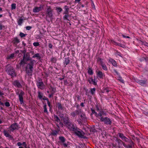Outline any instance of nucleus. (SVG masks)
<instances>
[{
	"label": "nucleus",
	"mask_w": 148,
	"mask_h": 148,
	"mask_svg": "<svg viewBox=\"0 0 148 148\" xmlns=\"http://www.w3.org/2000/svg\"><path fill=\"white\" fill-rule=\"evenodd\" d=\"M5 71L8 74L10 75L12 77L16 76V73L13 67L10 64H7L5 66Z\"/></svg>",
	"instance_id": "7ed1b4c3"
},
{
	"label": "nucleus",
	"mask_w": 148,
	"mask_h": 148,
	"mask_svg": "<svg viewBox=\"0 0 148 148\" xmlns=\"http://www.w3.org/2000/svg\"><path fill=\"white\" fill-rule=\"evenodd\" d=\"M98 112L99 113L98 114L97 113V115H96V116L97 117L99 116L101 117L102 115H103L104 114L103 111L102 110Z\"/></svg>",
	"instance_id": "4be33fe9"
},
{
	"label": "nucleus",
	"mask_w": 148,
	"mask_h": 148,
	"mask_svg": "<svg viewBox=\"0 0 148 148\" xmlns=\"http://www.w3.org/2000/svg\"><path fill=\"white\" fill-rule=\"evenodd\" d=\"M58 122L59 123V125L62 127H63L64 126L63 124L60 121L59 122Z\"/></svg>",
	"instance_id": "4d7b16f0"
},
{
	"label": "nucleus",
	"mask_w": 148,
	"mask_h": 148,
	"mask_svg": "<svg viewBox=\"0 0 148 148\" xmlns=\"http://www.w3.org/2000/svg\"><path fill=\"white\" fill-rule=\"evenodd\" d=\"M109 91V90L107 89H105L104 90V92H108Z\"/></svg>",
	"instance_id": "774afa93"
},
{
	"label": "nucleus",
	"mask_w": 148,
	"mask_h": 148,
	"mask_svg": "<svg viewBox=\"0 0 148 148\" xmlns=\"http://www.w3.org/2000/svg\"><path fill=\"white\" fill-rule=\"evenodd\" d=\"M94 85H97V78L95 76H94Z\"/></svg>",
	"instance_id": "a19ab883"
},
{
	"label": "nucleus",
	"mask_w": 148,
	"mask_h": 148,
	"mask_svg": "<svg viewBox=\"0 0 148 148\" xmlns=\"http://www.w3.org/2000/svg\"><path fill=\"white\" fill-rule=\"evenodd\" d=\"M90 80H91V82H92V84H94V79L92 78L91 77L90 78Z\"/></svg>",
	"instance_id": "338daca9"
},
{
	"label": "nucleus",
	"mask_w": 148,
	"mask_h": 148,
	"mask_svg": "<svg viewBox=\"0 0 148 148\" xmlns=\"http://www.w3.org/2000/svg\"><path fill=\"white\" fill-rule=\"evenodd\" d=\"M54 119L55 121L58 122L60 121V120L58 117L55 115H54Z\"/></svg>",
	"instance_id": "393cba45"
},
{
	"label": "nucleus",
	"mask_w": 148,
	"mask_h": 148,
	"mask_svg": "<svg viewBox=\"0 0 148 148\" xmlns=\"http://www.w3.org/2000/svg\"><path fill=\"white\" fill-rule=\"evenodd\" d=\"M60 131V130L58 129L56 130H53L52 131V132L51 133V134L54 136H56L58 134Z\"/></svg>",
	"instance_id": "aec40b11"
},
{
	"label": "nucleus",
	"mask_w": 148,
	"mask_h": 148,
	"mask_svg": "<svg viewBox=\"0 0 148 148\" xmlns=\"http://www.w3.org/2000/svg\"><path fill=\"white\" fill-rule=\"evenodd\" d=\"M38 97L40 99H41L43 97V94L41 93L39 91L38 92Z\"/></svg>",
	"instance_id": "c756f323"
},
{
	"label": "nucleus",
	"mask_w": 148,
	"mask_h": 148,
	"mask_svg": "<svg viewBox=\"0 0 148 148\" xmlns=\"http://www.w3.org/2000/svg\"><path fill=\"white\" fill-rule=\"evenodd\" d=\"M36 57L39 59H40L41 58L40 56H39V54L37 53L34 55L32 57L33 58H35Z\"/></svg>",
	"instance_id": "cd10ccee"
},
{
	"label": "nucleus",
	"mask_w": 148,
	"mask_h": 148,
	"mask_svg": "<svg viewBox=\"0 0 148 148\" xmlns=\"http://www.w3.org/2000/svg\"><path fill=\"white\" fill-rule=\"evenodd\" d=\"M127 148H132V145H127Z\"/></svg>",
	"instance_id": "e2e57ef3"
},
{
	"label": "nucleus",
	"mask_w": 148,
	"mask_h": 148,
	"mask_svg": "<svg viewBox=\"0 0 148 148\" xmlns=\"http://www.w3.org/2000/svg\"><path fill=\"white\" fill-rule=\"evenodd\" d=\"M21 51L23 54V55L27 53L26 50L25 49Z\"/></svg>",
	"instance_id": "de8ad7c7"
},
{
	"label": "nucleus",
	"mask_w": 148,
	"mask_h": 148,
	"mask_svg": "<svg viewBox=\"0 0 148 148\" xmlns=\"http://www.w3.org/2000/svg\"><path fill=\"white\" fill-rule=\"evenodd\" d=\"M5 105L7 107H9L10 106V104L8 102H6L5 103Z\"/></svg>",
	"instance_id": "3c124183"
},
{
	"label": "nucleus",
	"mask_w": 148,
	"mask_h": 148,
	"mask_svg": "<svg viewBox=\"0 0 148 148\" xmlns=\"http://www.w3.org/2000/svg\"><path fill=\"white\" fill-rule=\"evenodd\" d=\"M26 35V34H25L22 32H20L19 34V36L21 38L25 36Z\"/></svg>",
	"instance_id": "49530a36"
},
{
	"label": "nucleus",
	"mask_w": 148,
	"mask_h": 148,
	"mask_svg": "<svg viewBox=\"0 0 148 148\" xmlns=\"http://www.w3.org/2000/svg\"><path fill=\"white\" fill-rule=\"evenodd\" d=\"M95 90L96 89L95 88H93L90 89V92L92 95H93L94 94Z\"/></svg>",
	"instance_id": "e433bc0d"
},
{
	"label": "nucleus",
	"mask_w": 148,
	"mask_h": 148,
	"mask_svg": "<svg viewBox=\"0 0 148 148\" xmlns=\"http://www.w3.org/2000/svg\"><path fill=\"white\" fill-rule=\"evenodd\" d=\"M116 141H117L119 143H120L121 142L122 143V142H123L121 140L118 138L116 139Z\"/></svg>",
	"instance_id": "bf43d9fd"
},
{
	"label": "nucleus",
	"mask_w": 148,
	"mask_h": 148,
	"mask_svg": "<svg viewBox=\"0 0 148 148\" xmlns=\"http://www.w3.org/2000/svg\"><path fill=\"white\" fill-rule=\"evenodd\" d=\"M80 114H81L80 117L82 119H84L85 118V117H86L85 115L84 114H82L81 113Z\"/></svg>",
	"instance_id": "8fccbe9b"
},
{
	"label": "nucleus",
	"mask_w": 148,
	"mask_h": 148,
	"mask_svg": "<svg viewBox=\"0 0 148 148\" xmlns=\"http://www.w3.org/2000/svg\"><path fill=\"white\" fill-rule=\"evenodd\" d=\"M90 131L92 132H95L96 131V130H95L94 128H92L90 129Z\"/></svg>",
	"instance_id": "603ef678"
},
{
	"label": "nucleus",
	"mask_w": 148,
	"mask_h": 148,
	"mask_svg": "<svg viewBox=\"0 0 148 148\" xmlns=\"http://www.w3.org/2000/svg\"><path fill=\"white\" fill-rule=\"evenodd\" d=\"M70 62V60L69 57L65 58V60L64 62V65H67Z\"/></svg>",
	"instance_id": "412c9836"
},
{
	"label": "nucleus",
	"mask_w": 148,
	"mask_h": 148,
	"mask_svg": "<svg viewBox=\"0 0 148 148\" xmlns=\"http://www.w3.org/2000/svg\"><path fill=\"white\" fill-rule=\"evenodd\" d=\"M91 110L92 112V114H95V116H96V115H97V113L95 112V110L92 108L91 109Z\"/></svg>",
	"instance_id": "37998d69"
},
{
	"label": "nucleus",
	"mask_w": 148,
	"mask_h": 148,
	"mask_svg": "<svg viewBox=\"0 0 148 148\" xmlns=\"http://www.w3.org/2000/svg\"><path fill=\"white\" fill-rule=\"evenodd\" d=\"M129 143H130V145H134V143L131 140H129V141L128 142Z\"/></svg>",
	"instance_id": "052dcab7"
},
{
	"label": "nucleus",
	"mask_w": 148,
	"mask_h": 148,
	"mask_svg": "<svg viewBox=\"0 0 148 148\" xmlns=\"http://www.w3.org/2000/svg\"><path fill=\"white\" fill-rule=\"evenodd\" d=\"M98 62H99L101 65L103 64L102 60L101 58H99L98 60Z\"/></svg>",
	"instance_id": "09e8293b"
},
{
	"label": "nucleus",
	"mask_w": 148,
	"mask_h": 148,
	"mask_svg": "<svg viewBox=\"0 0 148 148\" xmlns=\"http://www.w3.org/2000/svg\"><path fill=\"white\" fill-rule=\"evenodd\" d=\"M48 46L50 49H52L53 48V45L51 43H49V44Z\"/></svg>",
	"instance_id": "864d4df0"
},
{
	"label": "nucleus",
	"mask_w": 148,
	"mask_h": 148,
	"mask_svg": "<svg viewBox=\"0 0 148 148\" xmlns=\"http://www.w3.org/2000/svg\"><path fill=\"white\" fill-rule=\"evenodd\" d=\"M17 145L19 146H21L22 145V144L20 142L17 143Z\"/></svg>",
	"instance_id": "0e129e2a"
},
{
	"label": "nucleus",
	"mask_w": 148,
	"mask_h": 148,
	"mask_svg": "<svg viewBox=\"0 0 148 148\" xmlns=\"http://www.w3.org/2000/svg\"><path fill=\"white\" fill-rule=\"evenodd\" d=\"M16 94L18 95L19 99L20 101V103L22 104L23 103V96L24 95L25 93L22 90H21L20 92H18L16 93Z\"/></svg>",
	"instance_id": "1a4fd4ad"
},
{
	"label": "nucleus",
	"mask_w": 148,
	"mask_h": 148,
	"mask_svg": "<svg viewBox=\"0 0 148 148\" xmlns=\"http://www.w3.org/2000/svg\"><path fill=\"white\" fill-rule=\"evenodd\" d=\"M96 110L98 112L100 111L99 109V107L97 106H96Z\"/></svg>",
	"instance_id": "680f3d73"
},
{
	"label": "nucleus",
	"mask_w": 148,
	"mask_h": 148,
	"mask_svg": "<svg viewBox=\"0 0 148 148\" xmlns=\"http://www.w3.org/2000/svg\"><path fill=\"white\" fill-rule=\"evenodd\" d=\"M81 113V110L78 109L71 112V115L73 117H75L77 115H79Z\"/></svg>",
	"instance_id": "9b49d317"
},
{
	"label": "nucleus",
	"mask_w": 148,
	"mask_h": 148,
	"mask_svg": "<svg viewBox=\"0 0 148 148\" xmlns=\"http://www.w3.org/2000/svg\"><path fill=\"white\" fill-rule=\"evenodd\" d=\"M16 4L15 3H12L11 5V9L14 10L16 9Z\"/></svg>",
	"instance_id": "79ce46f5"
},
{
	"label": "nucleus",
	"mask_w": 148,
	"mask_h": 148,
	"mask_svg": "<svg viewBox=\"0 0 148 148\" xmlns=\"http://www.w3.org/2000/svg\"><path fill=\"white\" fill-rule=\"evenodd\" d=\"M51 92V94L49 95V98H51V97H52L53 96V95L54 94V93H53V92Z\"/></svg>",
	"instance_id": "6e6d98bb"
},
{
	"label": "nucleus",
	"mask_w": 148,
	"mask_h": 148,
	"mask_svg": "<svg viewBox=\"0 0 148 148\" xmlns=\"http://www.w3.org/2000/svg\"><path fill=\"white\" fill-rule=\"evenodd\" d=\"M41 5L40 7H35L33 9V12L34 13H37L41 10Z\"/></svg>",
	"instance_id": "2eb2a0df"
},
{
	"label": "nucleus",
	"mask_w": 148,
	"mask_h": 148,
	"mask_svg": "<svg viewBox=\"0 0 148 148\" xmlns=\"http://www.w3.org/2000/svg\"><path fill=\"white\" fill-rule=\"evenodd\" d=\"M73 132L74 134L79 138H84V133L77 127L74 131Z\"/></svg>",
	"instance_id": "423d86ee"
},
{
	"label": "nucleus",
	"mask_w": 148,
	"mask_h": 148,
	"mask_svg": "<svg viewBox=\"0 0 148 148\" xmlns=\"http://www.w3.org/2000/svg\"><path fill=\"white\" fill-rule=\"evenodd\" d=\"M4 27V26H3L1 24H0V30H1L2 29L3 27Z\"/></svg>",
	"instance_id": "69168bd1"
},
{
	"label": "nucleus",
	"mask_w": 148,
	"mask_h": 148,
	"mask_svg": "<svg viewBox=\"0 0 148 148\" xmlns=\"http://www.w3.org/2000/svg\"><path fill=\"white\" fill-rule=\"evenodd\" d=\"M112 42L113 43V44L115 45L119 46L124 48H125L126 47L124 45L122 44L121 43H117L116 42L114 41H112Z\"/></svg>",
	"instance_id": "f3484780"
},
{
	"label": "nucleus",
	"mask_w": 148,
	"mask_h": 148,
	"mask_svg": "<svg viewBox=\"0 0 148 148\" xmlns=\"http://www.w3.org/2000/svg\"><path fill=\"white\" fill-rule=\"evenodd\" d=\"M65 14L64 16L63 17V19L64 20H68V17L69 16V13L67 14Z\"/></svg>",
	"instance_id": "473e14b6"
},
{
	"label": "nucleus",
	"mask_w": 148,
	"mask_h": 148,
	"mask_svg": "<svg viewBox=\"0 0 148 148\" xmlns=\"http://www.w3.org/2000/svg\"><path fill=\"white\" fill-rule=\"evenodd\" d=\"M59 110H62L63 107L61 105V104L60 103H58L57 104Z\"/></svg>",
	"instance_id": "2f4dec72"
},
{
	"label": "nucleus",
	"mask_w": 148,
	"mask_h": 148,
	"mask_svg": "<svg viewBox=\"0 0 148 148\" xmlns=\"http://www.w3.org/2000/svg\"><path fill=\"white\" fill-rule=\"evenodd\" d=\"M59 139L61 142L63 143H64L65 141V139L63 136H60L59 137Z\"/></svg>",
	"instance_id": "7c9ffc66"
},
{
	"label": "nucleus",
	"mask_w": 148,
	"mask_h": 148,
	"mask_svg": "<svg viewBox=\"0 0 148 148\" xmlns=\"http://www.w3.org/2000/svg\"><path fill=\"white\" fill-rule=\"evenodd\" d=\"M109 61L114 66H117V64L116 62L113 59H111L109 60Z\"/></svg>",
	"instance_id": "5701e85b"
},
{
	"label": "nucleus",
	"mask_w": 148,
	"mask_h": 148,
	"mask_svg": "<svg viewBox=\"0 0 148 148\" xmlns=\"http://www.w3.org/2000/svg\"><path fill=\"white\" fill-rule=\"evenodd\" d=\"M88 73L90 75H92L93 74V73L91 68L88 67Z\"/></svg>",
	"instance_id": "bb28decb"
},
{
	"label": "nucleus",
	"mask_w": 148,
	"mask_h": 148,
	"mask_svg": "<svg viewBox=\"0 0 148 148\" xmlns=\"http://www.w3.org/2000/svg\"><path fill=\"white\" fill-rule=\"evenodd\" d=\"M57 59L55 57H52L50 60V61L51 62L56 63L57 61Z\"/></svg>",
	"instance_id": "c85d7f7f"
},
{
	"label": "nucleus",
	"mask_w": 148,
	"mask_h": 148,
	"mask_svg": "<svg viewBox=\"0 0 148 148\" xmlns=\"http://www.w3.org/2000/svg\"><path fill=\"white\" fill-rule=\"evenodd\" d=\"M36 85L38 88L41 90H43L45 87L42 82V79L40 77H38V80L36 81Z\"/></svg>",
	"instance_id": "0eeeda50"
},
{
	"label": "nucleus",
	"mask_w": 148,
	"mask_h": 148,
	"mask_svg": "<svg viewBox=\"0 0 148 148\" xmlns=\"http://www.w3.org/2000/svg\"><path fill=\"white\" fill-rule=\"evenodd\" d=\"M53 10L52 9L50 6H48L47 7V10L46 12V16L45 17V18L49 22L50 21L48 19V18H50L51 21L53 19V15L52 14Z\"/></svg>",
	"instance_id": "20e7f679"
},
{
	"label": "nucleus",
	"mask_w": 148,
	"mask_h": 148,
	"mask_svg": "<svg viewBox=\"0 0 148 148\" xmlns=\"http://www.w3.org/2000/svg\"><path fill=\"white\" fill-rule=\"evenodd\" d=\"M102 67V68L103 69H104L105 70H107V67L106 65L102 64L101 65Z\"/></svg>",
	"instance_id": "a18cd8bd"
},
{
	"label": "nucleus",
	"mask_w": 148,
	"mask_h": 148,
	"mask_svg": "<svg viewBox=\"0 0 148 148\" xmlns=\"http://www.w3.org/2000/svg\"><path fill=\"white\" fill-rule=\"evenodd\" d=\"M33 45L35 47H37L40 45V44L39 42H34L33 43Z\"/></svg>",
	"instance_id": "c03bdc74"
},
{
	"label": "nucleus",
	"mask_w": 148,
	"mask_h": 148,
	"mask_svg": "<svg viewBox=\"0 0 148 148\" xmlns=\"http://www.w3.org/2000/svg\"><path fill=\"white\" fill-rule=\"evenodd\" d=\"M56 10L58 12H60L62 11V9L60 7H56Z\"/></svg>",
	"instance_id": "4c0bfd02"
},
{
	"label": "nucleus",
	"mask_w": 148,
	"mask_h": 148,
	"mask_svg": "<svg viewBox=\"0 0 148 148\" xmlns=\"http://www.w3.org/2000/svg\"><path fill=\"white\" fill-rule=\"evenodd\" d=\"M23 19L22 18H20L18 21V24L19 25H21L23 23Z\"/></svg>",
	"instance_id": "ea45409f"
},
{
	"label": "nucleus",
	"mask_w": 148,
	"mask_h": 148,
	"mask_svg": "<svg viewBox=\"0 0 148 148\" xmlns=\"http://www.w3.org/2000/svg\"><path fill=\"white\" fill-rule=\"evenodd\" d=\"M146 82V80H140L138 82V83L141 85L145 84Z\"/></svg>",
	"instance_id": "b1692460"
},
{
	"label": "nucleus",
	"mask_w": 148,
	"mask_h": 148,
	"mask_svg": "<svg viewBox=\"0 0 148 148\" xmlns=\"http://www.w3.org/2000/svg\"><path fill=\"white\" fill-rule=\"evenodd\" d=\"M20 127L17 123H14L12 124L9 128L10 129V132H13L14 130H18Z\"/></svg>",
	"instance_id": "6e6552de"
},
{
	"label": "nucleus",
	"mask_w": 148,
	"mask_h": 148,
	"mask_svg": "<svg viewBox=\"0 0 148 148\" xmlns=\"http://www.w3.org/2000/svg\"><path fill=\"white\" fill-rule=\"evenodd\" d=\"M3 133L4 135L6 137L12 140L13 139V136L9 134L8 131L7 130H4L3 131Z\"/></svg>",
	"instance_id": "f8f14e48"
},
{
	"label": "nucleus",
	"mask_w": 148,
	"mask_h": 148,
	"mask_svg": "<svg viewBox=\"0 0 148 148\" xmlns=\"http://www.w3.org/2000/svg\"><path fill=\"white\" fill-rule=\"evenodd\" d=\"M114 71L115 72L117 75V76H118V79L119 81H120L121 82H122L123 83L124 82L123 80V79L122 78V77L120 76V75H119V73H118L117 72V71H116V70H114Z\"/></svg>",
	"instance_id": "6ab92c4d"
},
{
	"label": "nucleus",
	"mask_w": 148,
	"mask_h": 148,
	"mask_svg": "<svg viewBox=\"0 0 148 148\" xmlns=\"http://www.w3.org/2000/svg\"><path fill=\"white\" fill-rule=\"evenodd\" d=\"M44 108V113H48V112L47 108V105L46 104H45L43 106Z\"/></svg>",
	"instance_id": "72a5a7b5"
},
{
	"label": "nucleus",
	"mask_w": 148,
	"mask_h": 148,
	"mask_svg": "<svg viewBox=\"0 0 148 148\" xmlns=\"http://www.w3.org/2000/svg\"><path fill=\"white\" fill-rule=\"evenodd\" d=\"M97 75L100 78H103V77L105 76L104 74H103L101 71H99L97 73Z\"/></svg>",
	"instance_id": "dca6fc26"
},
{
	"label": "nucleus",
	"mask_w": 148,
	"mask_h": 148,
	"mask_svg": "<svg viewBox=\"0 0 148 148\" xmlns=\"http://www.w3.org/2000/svg\"><path fill=\"white\" fill-rule=\"evenodd\" d=\"M20 42L19 40L18 39L17 37H15L14 38L12 42L14 45H16L17 44Z\"/></svg>",
	"instance_id": "a211bd4d"
},
{
	"label": "nucleus",
	"mask_w": 148,
	"mask_h": 148,
	"mask_svg": "<svg viewBox=\"0 0 148 148\" xmlns=\"http://www.w3.org/2000/svg\"><path fill=\"white\" fill-rule=\"evenodd\" d=\"M63 122L64 124L70 131L73 132L77 127L75 124L70 121L68 117L64 118Z\"/></svg>",
	"instance_id": "f03ea898"
},
{
	"label": "nucleus",
	"mask_w": 148,
	"mask_h": 148,
	"mask_svg": "<svg viewBox=\"0 0 148 148\" xmlns=\"http://www.w3.org/2000/svg\"><path fill=\"white\" fill-rule=\"evenodd\" d=\"M36 61L34 60H30L29 62H26V66L25 67L26 73L28 76H32L33 72V67Z\"/></svg>",
	"instance_id": "f257e3e1"
},
{
	"label": "nucleus",
	"mask_w": 148,
	"mask_h": 148,
	"mask_svg": "<svg viewBox=\"0 0 148 148\" xmlns=\"http://www.w3.org/2000/svg\"><path fill=\"white\" fill-rule=\"evenodd\" d=\"M118 135H119V137L122 140L123 139V138H124V137L125 136H124V135L121 133H119Z\"/></svg>",
	"instance_id": "58836bf2"
},
{
	"label": "nucleus",
	"mask_w": 148,
	"mask_h": 148,
	"mask_svg": "<svg viewBox=\"0 0 148 148\" xmlns=\"http://www.w3.org/2000/svg\"><path fill=\"white\" fill-rule=\"evenodd\" d=\"M14 54H11L10 55L7 56V58L8 59H10L14 57Z\"/></svg>",
	"instance_id": "c9c22d12"
},
{
	"label": "nucleus",
	"mask_w": 148,
	"mask_h": 148,
	"mask_svg": "<svg viewBox=\"0 0 148 148\" xmlns=\"http://www.w3.org/2000/svg\"><path fill=\"white\" fill-rule=\"evenodd\" d=\"M32 27L29 26H28L26 27V29L27 30H30L32 28Z\"/></svg>",
	"instance_id": "5fc2aeb1"
},
{
	"label": "nucleus",
	"mask_w": 148,
	"mask_h": 148,
	"mask_svg": "<svg viewBox=\"0 0 148 148\" xmlns=\"http://www.w3.org/2000/svg\"><path fill=\"white\" fill-rule=\"evenodd\" d=\"M22 144V145L23 146L25 147L27 146V144L25 142H23Z\"/></svg>",
	"instance_id": "13d9d810"
},
{
	"label": "nucleus",
	"mask_w": 148,
	"mask_h": 148,
	"mask_svg": "<svg viewBox=\"0 0 148 148\" xmlns=\"http://www.w3.org/2000/svg\"><path fill=\"white\" fill-rule=\"evenodd\" d=\"M13 84L15 86H16L18 88H21L22 86L18 80H15L14 82L13 83Z\"/></svg>",
	"instance_id": "ddd939ff"
},
{
	"label": "nucleus",
	"mask_w": 148,
	"mask_h": 148,
	"mask_svg": "<svg viewBox=\"0 0 148 148\" xmlns=\"http://www.w3.org/2000/svg\"><path fill=\"white\" fill-rule=\"evenodd\" d=\"M49 89H51V92H53V93H55V92H56V89L52 87L51 85L50 86Z\"/></svg>",
	"instance_id": "a878e982"
},
{
	"label": "nucleus",
	"mask_w": 148,
	"mask_h": 148,
	"mask_svg": "<svg viewBox=\"0 0 148 148\" xmlns=\"http://www.w3.org/2000/svg\"><path fill=\"white\" fill-rule=\"evenodd\" d=\"M30 60L32 59L30 58L29 53V52H27V53L23 55V59L21 60L19 64L20 66L25 65L26 64L27 61H29Z\"/></svg>",
	"instance_id": "39448f33"
},
{
	"label": "nucleus",
	"mask_w": 148,
	"mask_h": 148,
	"mask_svg": "<svg viewBox=\"0 0 148 148\" xmlns=\"http://www.w3.org/2000/svg\"><path fill=\"white\" fill-rule=\"evenodd\" d=\"M64 12L63 13V14H67L69 13V7L67 6L66 5L64 6Z\"/></svg>",
	"instance_id": "4468645a"
},
{
	"label": "nucleus",
	"mask_w": 148,
	"mask_h": 148,
	"mask_svg": "<svg viewBox=\"0 0 148 148\" xmlns=\"http://www.w3.org/2000/svg\"><path fill=\"white\" fill-rule=\"evenodd\" d=\"M100 120L101 121H103L104 123L107 124L111 125V120L108 118L101 117L100 118Z\"/></svg>",
	"instance_id": "9d476101"
},
{
	"label": "nucleus",
	"mask_w": 148,
	"mask_h": 148,
	"mask_svg": "<svg viewBox=\"0 0 148 148\" xmlns=\"http://www.w3.org/2000/svg\"><path fill=\"white\" fill-rule=\"evenodd\" d=\"M43 100H47V103L48 106H49L50 108H51V104L49 101V99L48 98H46V99H43Z\"/></svg>",
	"instance_id": "f704fd0d"
}]
</instances>
